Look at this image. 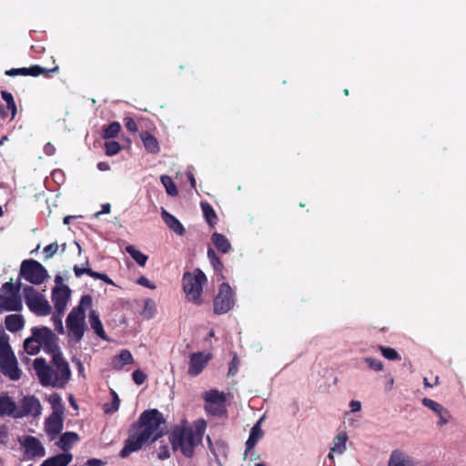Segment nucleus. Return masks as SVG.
Listing matches in <instances>:
<instances>
[{"label": "nucleus", "instance_id": "2f4dec72", "mask_svg": "<svg viewBox=\"0 0 466 466\" xmlns=\"http://www.w3.org/2000/svg\"><path fill=\"white\" fill-rule=\"evenodd\" d=\"M263 431L260 429L259 422H257L250 431L248 441H246L247 450H251L255 447L258 440L262 437Z\"/></svg>", "mask_w": 466, "mask_h": 466}, {"label": "nucleus", "instance_id": "603ef678", "mask_svg": "<svg viewBox=\"0 0 466 466\" xmlns=\"http://www.w3.org/2000/svg\"><path fill=\"white\" fill-rule=\"evenodd\" d=\"M124 125L129 132H131V133L137 132V125L136 121L134 120V118H132L130 116H126L124 118Z\"/></svg>", "mask_w": 466, "mask_h": 466}, {"label": "nucleus", "instance_id": "49530a36", "mask_svg": "<svg viewBox=\"0 0 466 466\" xmlns=\"http://www.w3.org/2000/svg\"><path fill=\"white\" fill-rule=\"evenodd\" d=\"M64 314H59L57 313L56 311L53 314L52 316V321H53V324H54V327H55V329L62 334L64 333V327H63V322H62V316Z\"/></svg>", "mask_w": 466, "mask_h": 466}, {"label": "nucleus", "instance_id": "b1692460", "mask_svg": "<svg viewBox=\"0 0 466 466\" xmlns=\"http://www.w3.org/2000/svg\"><path fill=\"white\" fill-rule=\"evenodd\" d=\"M140 138L146 150L151 154H157L160 151V147L157 139L148 131H142Z\"/></svg>", "mask_w": 466, "mask_h": 466}, {"label": "nucleus", "instance_id": "c9c22d12", "mask_svg": "<svg viewBox=\"0 0 466 466\" xmlns=\"http://www.w3.org/2000/svg\"><path fill=\"white\" fill-rule=\"evenodd\" d=\"M59 70V67L56 66L51 69H46L40 66L35 65L30 67H26V76H38L40 75H48L49 73H55Z\"/></svg>", "mask_w": 466, "mask_h": 466}, {"label": "nucleus", "instance_id": "a18cd8bd", "mask_svg": "<svg viewBox=\"0 0 466 466\" xmlns=\"http://www.w3.org/2000/svg\"><path fill=\"white\" fill-rule=\"evenodd\" d=\"M106 154L107 156H115L121 150V146L116 141H106L105 142Z\"/></svg>", "mask_w": 466, "mask_h": 466}, {"label": "nucleus", "instance_id": "37998d69", "mask_svg": "<svg viewBox=\"0 0 466 466\" xmlns=\"http://www.w3.org/2000/svg\"><path fill=\"white\" fill-rule=\"evenodd\" d=\"M379 350L381 352L382 356L390 360H400L401 357L400 354L392 348L379 346Z\"/></svg>", "mask_w": 466, "mask_h": 466}, {"label": "nucleus", "instance_id": "c03bdc74", "mask_svg": "<svg viewBox=\"0 0 466 466\" xmlns=\"http://www.w3.org/2000/svg\"><path fill=\"white\" fill-rule=\"evenodd\" d=\"M20 289H21V283L18 282L16 284H14L13 283V280L10 279L9 281L4 283L2 285V290L3 291H6V292H9L10 295L12 296H15V295H20L19 292H20Z\"/></svg>", "mask_w": 466, "mask_h": 466}, {"label": "nucleus", "instance_id": "72a5a7b5", "mask_svg": "<svg viewBox=\"0 0 466 466\" xmlns=\"http://www.w3.org/2000/svg\"><path fill=\"white\" fill-rule=\"evenodd\" d=\"M8 336L0 329V359L13 355L11 347L8 342Z\"/></svg>", "mask_w": 466, "mask_h": 466}, {"label": "nucleus", "instance_id": "3c124183", "mask_svg": "<svg viewBox=\"0 0 466 466\" xmlns=\"http://www.w3.org/2000/svg\"><path fill=\"white\" fill-rule=\"evenodd\" d=\"M132 379L137 385L143 384L147 380V375L140 370H137L132 373Z\"/></svg>", "mask_w": 466, "mask_h": 466}, {"label": "nucleus", "instance_id": "1a4fd4ad", "mask_svg": "<svg viewBox=\"0 0 466 466\" xmlns=\"http://www.w3.org/2000/svg\"><path fill=\"white\" fill-rule=\"evenodd\" d=\"M235 305V294L230 285L223 282L213 299V311L216 315L228 313Z\"/></svg>", "mask_w": 466, "mask_h": 466}, {"label": "nucleus", "instance_id": "dca6fc26", "mask_svg": "<svg viewBox=\"0 0 466 466\" xmlns=\"http://www.w3.org/2000/svg\"><path fill=\"white\" fill-rule=\"evenodd\" d=\"M45 430L52 440L60 434L63 430V414L51 413L46 420Z\"/></svg>", "mask_w": 466, "mask_h": 466}, {"label": "nucleus", "instance_id": "2eb2a0df", "mask_svg": "<svg viewBox=\"0 0 466 466\" xmlns=\"http://www.w3.org/2000/svg\"><path fill=\"white\" fill-rule=\"evenodd\" d=\"M422 404L425 407H427L428 409L433 410L439 416V419H440L438 421L439 426L441 427L450 421V419H451L450 411L446 408H444L442 405H441L440 403L436 402L435 400H433L431 399L424 398L422 400Z\"/></svg>", "mask_w": 466, "mask_h": 466}, {"label": "nucleus", "instance_id": "774afa93", "mask_svg": "<svg viewBox=\"0 0 466 466\" xmlns=\"http://www.w3.org/2000/svg\"><path fill=\"white\" fill-rule=\"evenodd\" d=\"M55 282H56V286H65L63 284V278L60 275H56L55 277Z\"/></svg>", "mask_w": 466, "mask_h": 466}, {"label": "nucleus", "instance_id": "79ce46f5", "mask_svg": "<svg viewBox=\"0 0 466 466\" xmlns=\"http://www.w3.org/2000/svg\"><path fill=\"white\" fill-rule=\"evenodd\" d=\"M1 96L6 102L5 106L7 109H11V119H14L16 115L17 108L13 95L8 91H2Z\"/></svg>", "mask_w": 466, "mask_h": 466}, {"label": "nucleus", "instance_id": "20e7f679", "mask_svg": "<svg viewBox=\"0 0 466 466\" xmlns=\"http://www.w3.org/2000/svg\"><path fill=\"white\" fill-rule=\"evenodd\" d=\"M90 295L82 296L76 308H74L66 318V327L76 341H80L85 332V311L92 306Z\"/></svg>", "mask_w": 466, "mask_h": 466}, {"label": "nucleus", "instance_id": "9d476101", "mask_svg": "<svg viewBox=\"0 0 466 466\" xmlns=\"http://www.w3.org/2000/svg\"><path fill=\"white\" fill-rule=\"evenodd\" d=\"M31 333L46 353L52 355L60 350L58 345L59 339L51 329L47 327H33Z\"/></svg>", "mask_w": 466, "mask_h": 466}, {"label": "nucleus", "instance_id": "aec40b11", "mask_svg": "<svg viewBox=\"0 0 466 466\" xmlns=\"http://www.w3.org/2000/svg\"><path fill=\"white\" fill-rule=\"evenodd\" d=\"M389 466H415L413 459L400 450L391 452Z\"/></svg>", "mask_w": 466, "mask_h": 466}, {"label": "nucleus", "instance_id": "7ed1b4c3", "mask_svg": "<svg viewBox=\"0 0 466 466\" xmlns=\"http://www.w3.org/2000/svg\"><path fill=\"white\" fill-rule=\"evenodd\" d=\"M206 422L198 420L194 427L177 426L169 435V441L174 451H179L186 458H192L195 449L202 443Z\"/></svg>", "mask_w": 466, "mask_h": 466}, {"label": "nucleus", "instance_id": "f257e3e1", "mask_svg": "<svg viewBox=\"0 0 466 466\" xmlns=\"http://www.w3.org/2000/svg\"><path fill=\"white\" fill-rule=\"evenodd\" d=\"M166 423L162 412L157 409L144 410L137 420L128 429L127 438L119 452L121 458H127L131 453L140 451L147 442H155L164 432L160 426Z\"/></svg>", "mask_w": 466, "mask_h": 466}, {"label": "nucleus", "instance_id": "864d4df0", "mask_svg": "<svg viewBox=\"0 0 466 466\" xmlns=\"http://www.w3.org/2000/svg\"><path fill=\"white\" fill-rule=\"evenodd\" d=\"M112 403H111V409L106 410V412H115L119 409L120 406V400L118 398V395L116 391L112 390Z\"/></svg>", "mask_w": 466, "mask_h": 466}, {"label": "nucleus", "instance_id": "6e6552de", "mask_svg": "<svg viewBox=\"0 0 466 466\" xmlns=\"http://www.w3.org/2000/svg\"><path fill=\"white\" fill-rule=\"evenodd\" d=\"M20 276L34 285H40L49 278L46 268L35 259H25L21 263Z\"/></svg>", "mask_w": 466, "mask_h": 466}, {"label": "nucleus", "instance_id": "bf43d9fd", "mask_svg": "<svg viewBox=\"0 0 466 466\" xmlns=\"http://www.w3.org/2000/svg\"><path fill=\"white\" fill-rule=\"evenodd\" d=\"M44 152L46 156H53L56 153V147L52 143L48 142L44 147Z\"/></svg>", "mask_w": 466, "mask_h": 466}, {"label": "nucleus", "instance_id": "f704fd0d", "mask_svg": "<svg viewBox=\"0 0 466 466\" xmlns=\"http://www.w3.org/2000/svg\"><path fill=\"white\" fill-rule=\"evenodd\" d=\"M126 251L131 256V258L141 267H144L148 259V257L137 250L134 246H127Z\"/></svg>", "mask_w": 466, "mask_h": 466}, {"label": "nucleus", "instance_id": "ddd939ff", "mask_svg": "<svg viewBox=\"0 0 466 466\" xmlns=\"http://www.w3.org/2000/svg\"><path fill=\"white\" fill-rule=\"evenodd\" d=\"M210 360L209 354L194 352L189 356L188 375L195 377L199 375Z\"/></svg>", "mask_w": 466, "mask_h": 466}, {"label": "nucleus", "instance_id": "412c9836", "mask_svg": "<svg viewBox=\"0 0 466 466\" xmlns=\"http://www.w3.org/2000/svg\"><path fill=\"white\" fill-rule=\"evenodd\" d=\"M73 270L76 278H80L83 274H86L96 279L103 280L106 284H113L112 279L106 274L94 271L88 267L80 268L77 265H75Z\"/></svg>", "mask_w": 466, "mask_h": 466}, {"label": "nucleus", "instance_id": "680f3d73", "mask_svg": "<svg viewBox=\"0 0 466 466\" xmlns=\"http://www.w3.org/2000/svg\"><path fill=\"white\" fill-rule=\"evenodd\" d=\"M110 210H111V206H110V204H109V203L103 204V205H102V208H101V210H100V211H98V212H96V213L95 214V216H96V217H98V216H100V215H102V214H108V213H110Z\"/></svg>", "mask_w": 466, "mask_h": 466}, {"label": "nucleus", "instance_id": "c756f323", "mask_svg": "<svg viewBox=\"0 0 466 466\" xmlns=\"http://www.w3.org/2000/svg\"><path fill=\"white\" fill-rule=\"evenodd\" d=\"M79 441V436L77 433L73 431H67L61 435L57 445L60 449H62L64 451H68L73 444Z\"/></svg>", "mask_w": 466, "mask_h": 466}, {"label": "nucleus", "instance_id": "7c9ffc66", "mask_svg": "<svg viewBox=\"0 0 466 466\" xmlns=\"http://www.w3.org/2000/svg\"><path fill=\"white\" fill-rule=\"evenodd\" d=\"M200 207L203 212V216L208 224L211 227H214L218 222V216L212 206L206 201H202L200 203Z\"/></svg>", "mask_w": 466, "mask_h": 466}, {"label": "nucleus", "instance_id": "f8f14e48", "mask_svg": "<svg viewBox=\"0 0 466 466\" xmlns=\"http://www.w3.org/2000/svg\"><path fill=\"white\" fill-rule=\"evenodd\" d=\"M71 289L68 286H55L52 289L51 299L55 309L59 314H64L70 299Z\"/></svg>", "mask_w": 466, "mask_h": 466}, {"label": "nucleus", "instance_id": "5fc2aeb1", "mask_svg": "<svg viewBox=\"0 0 466 466\" xmlns=\"http://www.w3.org/2000/svg\"><path fill=\"white\" fill-rule=\"evenodd\" d=\"M26 67L12 68L5 71V75L9 76H26Z\"/></svg>", "mask_w": 466, "mask_h": 466}, {"label": "nucleus", "instance_id": "393cba45", "mask_svg": "<svg viewBox=\"0 0 466 466\" xmlns=\"http://www.w3.org/2000/svg\"><path fill=\"white\" fill-rule=\"evenodd\" d=\"M73 459V455L68 452L60 453L44 461L41 466H67Z\"/></svg>", "mask_w": 466, "mask_h": 466}, {"label": "nucleus", "instance_id": "6ab92c4d", "mask_svg": "<svg viewBox=\"0 0 466 466\" xmlns=\"http://www.w3.org/2000/svg\"><path fill=\"white\" fill-rule=\"evenodd\" d=\"M16 403L7 394L0 396V417L9 416L16 419Z\"/></svg>", "mask_w": 466, "mask_h": 466}, {"label": "nucleus", "instance_id": "9b49d317", "mask_svg": "<svg viewBox=\"0 0 466 466\" xmlns=\"http://www.w3.org/2000/svg\"><path fill=\"white\" fill-rule=\"evenodd\" d=\"M42 406L39 400L33 396H25L19 401V408L16 407V419H21L27 416L34 418L38 417L41 414Z\"/></svg>", "mask_w": 466, "mask_h": 466}, {"label": "nucleus", "instance_id": "4be33fe9", "mask_svg": "<svg viewBox=\"0 0 466 466\" xmlns=\"http://www.w3.org/2000/svg\"><path fill=\"white\" fill-rule=\"evenodd\" d=\"M161 217L166 225L173 230L175 233L182 236L185 233V228L180 221L172 214L167 212L165 208H162Z\"/></svg>", "mask_w": 466, "mask_h": 466}, {"label": "nucleus", "instance_id": "f03ea898", "mask_svg": "<svg viewBox=\"0 0 466 466\" xmlns=\"http://www.w3.org/2000/svg\"><path fill=\"white\" fill-rule=\"evenodd\" d=\"M51 356L55 370L43 358H37L34 360V370L42 386L63 389L71 378L69 365L63 358L60 350Z\"/></svg>", "mask_w": 466, "mask_h": 466}, {"label": "nucleus", "instance_id": "de8ad7c7", "mask_svg": "<svg viewBox=\"0 0 466 466\" xmlns=\"http://www.w3.org/2000/svg\"><path fill=\"white\" fill-rule=\"evenodd\" d=\"M59 246L56 242H53L44 248L45 259H49L58 251Z\"/></svg>", "mask_w": 466, "mask_h": 466}, {"label": "nucleus", "instance_id": "39448f33", "mask_svg": "<svg viewBox=\"0 0 466 466\" xmlns=\"http://www.w3.org/2000/svg\"><path fill=\"white\" fill-rule=\"evenodd\" d=\"M183 290L187 299L194 304L202 303L203 285L207 282V277L202 270L196 268L193 273L185 272L183 275Z\"/></svg>", "mask_w": 466, "mask_h": 466}, {"label": "nucleus", "instance_id": "a211bd4d", "mask_svg": "<svg viewBox=\"0 0 466 466\" xmlns=\"http://www.w3.org/2000/svg\"><path fill=\"white\" fill-rule=\"evenodd\" d=\"M24 447L25 452L31 457H43L45 455V448L41 441L34 436H27L25 439Z\"/></svg>", "mask_w": 466, "mask_h": 466}, {"label": "nucleus", "instance_id": "338daca9", "mask_svg": "<svg viewBox=\"0 0 466 466\" xmlns=\"http://www.w3.org/2000/svg\"><path fill=\"white\" fill-rule=\"evenodd\" d=\"M188 180L190 182L191 187L196 188V179L194 177V175L192 173L187 174Z\"/></svg>", "mask_w": 466, "mask_h": 466}, {"label": "nucleus", "instance_id": "a19ab883", "mask_svg": "<svg viewBox=\"0 0 466 466\" xmlns=\"http://www.w3.org/2000/svg\"><path fill=\"white\" fill-rule=\"evenodd\" d=\"M208 258L216 272H221L223 270L224 265L212 248H208Z\"/></svg>", "mask_w": 466, "mask_h": 466}, {"label": "nucleus", "instance_id": "ea45409f", "mask_svg": "<svg viewBox=\"0 0 466 466\" xmlns=\"http://www.w3.org/2000/svg\"><path fill=\"white\" fill-rule=\"evenodd\" d=\"M48 401L52 407V413L64 414V406L62 399L58 393H53L49 396Z\"/></svg>", "mask_w": 466, "mask_h": 466}, {"label": "nucleus", "instance_id": "423d86ee", "mask_svg": "<svg viewBox=\"0 0 466 466\" xmlns=\"http://www.w3.org/2000/svg\"><path fill=\"white\" fill-rule=\"evenodd\" d=\"M205 411L213 416L223 418L228 415L227 395L217 389H211L202 393Z\"/></svg>", "mask_w": 466, "mask_h": 466}, {"label": "nucleus", "instance_id": "c85d7f7f", "mask_svg": "<svg viewBox=\"0 0 466 466\" xmlns=\"http://www.w3.org/2000/svg\"><path fill=\"white\" fill-rule=\"evenodd\" d=\"M348 436L346 432H341L334 438V445L330 448L328 457L333 460V453L342 454L346 450Z\"/></svg>", "mask_w": 466, "mask_h": 466}, {"label": "nucleus", "instance_id": "e433bc0d", "mask_svg": "<svg viewBox=\"0 0 466 466\" xmlns=\"http://www.w3.org/2000/svg\"><path fill=\"white\" fill-rule=\"evenodd\" d=\"M24 349L29 355H36L40 351L41 346L32 334L31 337L25 339Z\"/></svg>", "mask_w": 466, "mask_h": 466}, {"label": "nucleus", "instance_id": "f3484780", "mask_svg": "<svg viewBox=\"0 0 466 466\" xmlns=\"http://www.w3.org/2000/svg\"><path fill=\"white\" fill-rule=\"evenodd\" d=\"M23 309L22 299L20 295L4 296L0 294V312L2 311H20Z\"/></svg>", "mask_w": 466, "mask_h": 466}, {"label": "nucleus", "instance_id": "0eeeda50", "mask_svg": "<svg viewBox=\"0 0 466 466\" xmlns=\"http://www.w3.org/2000/svg\"><path fill=\"white\" fill-rule=\"evenodd\" d=\"M23 292L25 304L35 315L47 316L51 313L52 309L49 302L34 287L25 286Z\"/></svg>", "mask_w": 466, "mask_h": 466}, {"label": "nucleus", "instance_id": "4d7b16f0", "mask_svg": "<svg viewBox=\"0 0 466 466\" xmlns=\"http://www.w3.org/2000/svg\"><path fill=\"white\" fill-rule=\"evenodd\" d=\"M137 284L143 286V287H146V288H148V289H156V286L154 284H152L146 277L142 276L140 277L137 281Z\"/></svg>", "mask_w": 466, "mask_h": 466}, {"label": "nucleus", "instance_id": "09e8293b", "mask_svg": "<svg viewBox=\"0 0 466 466\" xmlns=\"http://www.w3.org/2000/svg\"><path fill=\"white\" fill-rule=\"evenodd\" d=\"M9 441L8 428L5 424H0V446L5 447Z\"/></svg>", "mask_w": 466, "mask_h": 466}, {"label": "nucleus", "instance_id": "052dcab7", "mask_svg": "<svg viewBox=\"0 0 466 466\" xmlns=\"http://www.w3.org/2000/svg\"><path fill=\"white\" fill-rule=\"evenodd\" d=\"M238 364V360L237 356H235L229 364L228 373L230 375H234L237 372Z\"/></svg>", "mask_w": 466, "mask_h": 466}, {"label": "nucleus", "instance_id": "13d9d810", "mask_svg": "<svg viewBox=\"0 0 466 466\" xmlns=\"http://www.w3.org/2000/svg\"><path fill=\"white\" fill-rule=\"evenodd\" d=\"M0 117L3 119L8 118L11 119V109H7L6 106L0 103Z\"/></svg>", "mask_w": 466, "mask_h": 466}, {"label": "nucleus", "instance_id": "473e14b6", "mask_svg": "<svg viewBox=\"0 0 466 466\" xmlns=\"http://www.w3.org/2000/svg\"><path fill=\"white\" fill-rule=\"evenodd\" d=\"M121 130V125L117 121H113L109 125L103 127L102 137L104 139L115 138Z\"/></svg>", "mask_w": 466, "mask_h": 466}, {"label": "nucleus", "instance_id": "cd10ccee", "mask_svg": "<svg viewBox=\"0 0 466 466\" xmlns=\"http://www.w3.org/2000/svg\"><path fill=\"white\" fill-rule=\"evenodd\" d=\"M89 323L92 329L99 338L104 340H108L99 316L95 310H91L89 313Z\"/></svg>", "mask_w": 466, "mask_h": 466}, {"label": "nucleus", "instance_id": "a878e982", "mask_svg": "<svg viewBox=\"0 0 466 466\" xmlns=\"http://www.w3.org/2000/svg\"><path fill=\"white\" fill-rule=\"evenodd\" d=\"M211 241L215 248L223 254L229 252L232 248L229 240L221 233H213L211 236Z\"/></svg>", "mask_w": 466, "mask_h": 466}, {"label": "nucleus", "instance_id": "4468645a", "mask_svg": "<svg viewBox=\"0 0 466 466\" xmlns=\"http://www.w3.org/2000/svg\"><path fill=\"white\" fill-rule=\"evenodd\" d=\"M0 370L5 376L8 377L12 380H17L20 379L21 371L17 366V360L14 354L0 359Z\"/></svg>", "mask_w": 466, "mask_h": 466}, {"label": "nucleus", "instance_id": "4c0bfd02", "mask_svg": "<svg viewBox=\"0 0 466 466\" xmlns=\"http://www.w3.org/2000/svg\"><path fill=\"white\" fill-rule=\"evenodd\" d=\"M160 180L164 187L166 188V191L167 195L176 197L178 194L177 187L176 184L174 183L173 179L167 176V175H162L160 177Z\"/></svg>", "mask_w": 466, "mask_h": 466}, {"label": "nucleus", "instance_id": "0e129e2a", "mask_svg": "<svg viewBox=\"0 0 466 466\" xmlns=\"http://www.w3.org/2000/svg\"><path fill=\"white\" fill-rule=\"evenodd\" d=\"M88 466H102L104 462L99 459H90L87 461Z\"/></svg>", "mask_w": 466, "mask_h": 466}, {"label": "nucleus", "instance_id": "bb28decb", "mask_svg": "<svg viewBox=\"0 0 466 466\" xmlns=\"http://www.w3.org/2000/svg\"><path fill=\"white\" fill-rule=\"evenodd\" d=\"M5 324L10 332H16L24 328L25 319L22 315L12 314L5 317Z\"/></svg>", "mask_w": 466, "mask_h": 466}, {"label": "nucleus", "instance_id": "5701e85b", "mask_svg": "<svg viewBox=\"0 0 466 466\" xmlns=\"http://www.w3.org/2000/svg\"><path fill=\"white\" fill-rule=\"evenodd\" d=\"M134 361L133 356L128 350H122L118 355L112 358L111 366L116 370H121L127 364Z\"/></svg>", "mask_w": 466, "mask_h": 466}, {"label": "nucleus", "instance_id": "8fccbe9b", "mask_svg": "<svg viewBox=\"0 0 466 466\" xmlns=\"http://www.w3.org/2000/svg\"><path fill=\"white\" fill-rule=\"evenodd\" d=\"M365 361L369 368L375 371H380L383 370V363L379 360L373 358H366Z\"/></svg>", "mask_w": 466, "mask_h": 466}, {"label": "nucleus", "instance_id": "e2e57ef3", "mask_svg": "<svg viewBox=\"0 0 466 466\" xmlns=\"http://www.w3.org/2000/svg\"><path fill=\"white\" fill-rule=\"evenodd\" d=\"M350 407L352 412H356L360 410L361 404L359 400H351L350 402Z\"/></svg>", "mask_w": 466, "mask_h": 466}, {"label": "nucleus", "instance_id": "6e6d98bb", "mask_svg": "<svg viewBox=\"0 0 466 466\" xmlns=\"http://www.w3.org/2000/svg\"><path fill=\"white\" fill-rule=\"evenodd\" d=\"M170 457V452L168 447L167 445L161 446L159 448L157 458L161 461L167 460Z\"/></svg>", "mask_w": 466, "mask_h": 466}, {"label": "nucleus", "instance_id": "69168bd1", "mask_svg": "<svg viewBox=\"0 0 466 466\" xmlns=\"http://www.w3.org/2000/svg\"><path fill=\"white\" fill-rule=\"evenodd\" d=\"M97 168L100 170V171H107L110 169V166L108 163L106 162H98L97 163Z\"/></svg>", "mask_w": 466, "mask_h": 466}, {"label": "nucleus", "instance_id": "58836bf2", "mask_svg": "<svg viewBox=\"0 0 466 466\" xmlns=\"http://www.w3.org/2000/svg\"><path fill=\"white\" fill-rule=\"evenodd\" d=\"M156 311H157V305H156V302L152 299H146L144 300V308H143V310L141 312V315L145 318V319H152L155 314H156Z\"/></svg>", "mask_w": 466, "mask_h": 466}]
</instances>
